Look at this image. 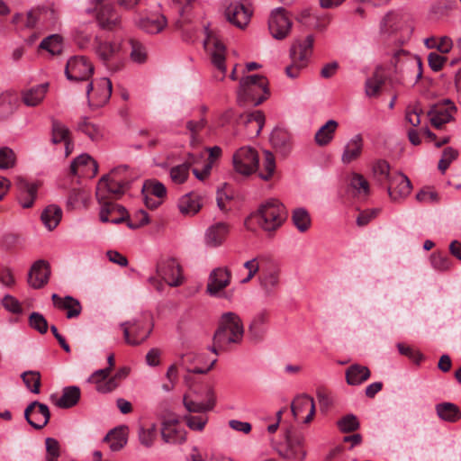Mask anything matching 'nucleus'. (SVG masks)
<instances>
[{"instance_id":"nucleus-1","label":"nucleus","mask_w":461,"mask_h":461,"mask_svg":"<svg viewBox=\"0 0 461 461\" xmlns=\"http://www.w3.org/2000/svg\"><path fill=\"white\" fill-rule=\"evenodd\" d=\"M243 333L244 328L240 318L231 312L223 313L214 333L211 351L219 354L220 351L227 350L229 345L241 341Z\"/></svg>"},{"instance_id":"nucleus-2","label":"nucleus","mask_w":461,"mask_h":461,"mask_svg":"<svg viewBox=\"0 0 461 461\" xmlns=\"http://www.w3.org/2000/svg\"><path fill=\"white\" fill-rule=\"evenodd\" d=\"M267 79L260 75L242 77L238 90V102L240 104L250 102L254 105H259L267 97Z\"/></svg>"},{"instance_id":"nucleus-3","label":"nucleus","mask_w":461,"mask_h":461,"mask_svg":"<svg viewBox=\"0 0 461 461\" xmlns=\"http://www.w3.org/2000/svg\"><path fill=\"white\" fill-rule=\"evenodd\" d=\"M258 224L267 232L276 230L287 218V212L278 200L270 199L260 205L255 214Z\"/></svg>"},{"instance_id":"nucleus-4","label":"nucleus","mask_w":461,"mask_h":461,"mask_svg":"<svg viewBox=\"0 0 461 461\" xmlns=\"http://www.w3.org/2000/svg\"><path fill=\"white\" fill-rule=\"evenodd\" d=\"M313 42L312 35H308L303 41H294L289 50L291 64L285 68L287 77L296 78L301 70L307 67L312 53Z\"/></svg>"},{"instance_id":"nucleus-5","label":"nucleus","mask_w":461,"mask_h":461,"mask_svg":"<svg viewBox=\"0 0 461 461\" xmlns=\"http://www.w3.org/2000/svg\"><path fill=\"white\" fill-rule=\"evenodd\" d=\"M95 53L104 66L112 71H117L123 66L125 51L121 41H102L95 39Z\"/></svg>"},{"instance_id":"nucleus-6","label":"nucleus","mask_w":461,"mask_h":461,"mask_svg":"<svg viewBox=\"0 0 461 461\" xmlns=\"http://www.w3.org/2000/svg\"><path fill=\"white\" fill-rule=\"evenodd\" d=\"M258 163V153L250 146L240 148L232 156L233 168L236 173L242 176H250L256 172Z\"/></svg>"},{"instance_id":"nucleus-7","label":"nucleus","mask_w":461,"mask_h":461,"mask_svg":"<svg viewBox=\"0 0 461 461\" xmlns=\"http://www.w3.org/2000/svg\"><path fill=\"white\" fill-rule=\"evenodd\" d=\"M129 374L127 367L119 369L116 374L110 375L109 369H98L95 371L87 379L88 383L95 385V390L100 393H108L114 391L118 386V380L125 378Z\"/></svg>"},{"instance_id":"nucleus-8","label":"nucleus","mask_w":461,"mask_h":461,"mask_svg":"<svg viewBox=\"0 0 461 461\" xmlns=\"http://www.w3.org/2000/svg\"><path fill=\"white\" fill-rule=\"evenodd\" d=\"M304 442L303 435L287 430L285 445L278 449V454L288 461H303L307 455Z\"/></svg>"},{"instance_id":"nucleus-9","label":"nucleus","mask_w":461,"mask_h":461,"mask_svg":"<svg viewBox=\"0 0 461 461\" xmlns=\"http://www.w3.org/2000/svg\"><path fill=\"white\" fill-rule=\"evenodd\" d=\"M59 24V14L52 6L32 9L27 14L25 26L34 28L36 26L44 29H55Z\"/></svg>"},{"instance_id":"nucleus-10","label":"nucleus","mask_w":461,"mask_h":461,"mask_svg":"<svg viewBox=\"0 0 461 461\" xmlns=\"http://www.w3.org/2000/svg\"><path fill=\"white\" fill-rule=\"evenodd\" d=\"M293 23L285 8L278 7L271 12L268 29L274 39L279 41L285 39L289 35Z\"/></svg>"},{"instance_id":"nucleus-11","label":"nucleus","mask_w":461,"mask_h":461,"mask_svg":"<svg viewBox=\"0 0 461 461\" xmlns=\"http://www.w3.org/2000/svg\"><path fill=\"white\" fill-rule=\"evenodd\" d=\"M94 73V66L84 56L70 58L66 65L65 75L71 81L88 80Z\"/></svg>"},{"instance_id":"nucleus-12","label":"nucleus","mask_w":461,"mask_h":461,"mask_svg":"<svg viewBox=\"0 0 461 461\" xmlns=\"http://www.w3.org/2000/svg\"><path fill=\"white\" fill-rule=\"evenodd\" d=\"M112 82L107 77L101 78L94 87L93 83L87 85V99L91 109H97L105 105L112 95Z\"/></svg>"},{"instance_id":"nucleus-13","label":"nucleus","mask_w":461,"mask_h":461,"mask_svg":"<svg viewBox=\"0 0 461 461\" xmlns=\"http://www.w3.org/2000/svg\"><path fill=\"white\" fill-rule=\"evenodd\" d=\"M124 340L131 346H138L144 342L151 332V328L147 327L143 321H129L122 322Z\"/></svg>"},{"instance_id":"nucleus-14","label":"nucleus","mask_w":461,"mask_h":461,"mask_svg":"<svg viewBox=\"0 0 461 461\" xmlns=\"http://www.w3.org/2000/svg\"><path fill=\"white\" fill-rule=\"evenodd\" d=\"M161 438L167 444H182L185 441L186 432L175 415L163 419Z\"/></svg>"},{"instance_id":"nucleus-15","label":"nucleus","mask_w":461,"mask_h":461,"mask_svg":"<svg viewBox=\"0 0 461 461\" xmlns=\"http://www.w3.org/2000/svg\"><path fill=\"white\" fill-rule=\"evenodd\" d=\"M204 48L211 53L212 62L222 74L226 73L224 44L211 32L206 29V38L204 40Z\"/></svg>"},{"instance_id":"nucleus-16","label":"nucleus","mask_w":461,"mask_h":461,"mask_svg":"<svg viewBox=\"0 0 461 461\" xmlns=\"http://www.w3.org/2000/svg\"><path fill=\"white\" fill-rule=\"evenodd\" d=\"M158 276L168 285L176 287L182 284L181 267L174 258H166L157 265Z\"/></svg>"},{"instance_id":"nucleus-17","label":"nucleus","mask_w":461,"mask_h":461,"mask_svg":"<svg viewBox=\"0 0 461 461\" xmlns=\"http://www.w3.org/2000/svg\"><path fill=\"white\" fill-rule=\"evenodd\" d=\"M24 418L32 428L41 429L48 424L50 412L46 404L34 401L24 410Z\"/></svg>"},{"instance_id":"nucleus-18","label":"nucleus","mask_w":461,"mask_h":461,"mask_svg":"<svg viewBox=\"0 0 461 461\" xmlns=\"http://www.w3.org/2000/svg\"><path fill=\"white\" fill-rule=\"evenodd\" d=\"M456 111V107L454 104L449 99H446L443 103L431 106L428 112V116L432 126L439 129L453 120V114Z\"/></svg>"},{"instance_id":"nucleus-19","label":"nucleus","mask_w":461,"mask_h":461,"mask_svg":"<svg viewBox=\"0 0 461 461\" xmlns=\"http://www.w3.org/2000/svg\"><path fill=\"white\" fill-rule=\"evenodd\" d=\"M129 188L120 185L113 184L108 176H103L96 185L95 195L99 202L108 199H119Z\"/></svg>"},{"instance_id":"nucleus-20","label":"nucleus","mask_w":461,"mask_h":461,"mask_svg":"<svg viewBox=\"0 0 461 461\" xmlns=\"http://www.w3.org/2000/svg\"><path fill=\"white\" fill-rule=\"evenodd\" d=\"M69 169L73 176L94 177L98 172V165L88 154H81L73 159Z\"/></svg>"},{"instance_id":"nucleus-21","label":"nucleus","mask_w":461,"mask_h":461,"mask_svg":"<svg viewBox=\"0 0 461 461\" xmlns=\"http://www.w3.org/2000/svg\"><path fill=\"white\" fill-rule=\"evenodd\" d=\"M50 276V265L43 259L37 260L28 273V284L34 289L42 288Z\"/></svg>"},{"instance_id":"nucleus-22","label":"nucleus","mask_w":461,"mask_h":461,"mask_svg":"<svg viewBox=\"0 0 461 461\" xmlns=\"http://www.w3.org/2000/svg\"><path fill=\"white\" fill-rule=\"evenodd\" d=\"M100 203H103L99 212L100 221L102 222L119 224L126 220L127 211L123 206L107 200Z\"/></svg>"},{"instance_id":"nucleus-23","label":"nucleus","mask_w":461,"mask_h":461,"mask_svg":"<svg viewBox=\"0 0 461 461\" xmlns=\"http://www.w3.org/2000/svg\"><path fill=\"white\" fill-rule=\"evenodd\" d=\"M238 123H241L247 130V135L254 138L259 135L264 124L265 115L261 111H254L252 113L240 114Z\"/></svg>"},{"instance_id":"nucleus-24","label":"nucleus","mask_w":461,"mask_h":461,"mask_svg":"<svg viewBox=\"0 0 461 461\" xmlns=\"http://www.w3.org/2000/svg\"><path fill=\"white\" fill-rule=\"evenodd\" d=\"M388 182V194L393 200L406 197L412 188L410 179L402 173L391 176Z\"/></svg>"},{"instance_id":"nucleus-25","label":"nucleus","mask_w":461,"mask_h":461,"mask_svg":"<svg viewBox=\"0 0 461 461\" xmlns=\"http://www.w3.org/2000/svg\"><path fill=\"white\" fill-rule=\"evenodd\" d=\"M251 11L243 4L231 3L226 9V17L230 23L243 29L246 27L251 17Z\"/></svg>"},{"instance_id":"nucleus-26","label":"nucleus","mask_w":461,"mask_h":461,"mask_svg":"<svg viewBox=\"0 0 461 461\" xmlns=\"http://www.w3.org/2000/svg\"><path fill=\"white\" fill-rule=\"evenodd\" d=\"M230 231V226L226 222H216L211 225L205 231L204 242L207 247L216 248L226 240Z\"/></svg>"},{"instance_id":"nucleus-27","label":"nucleus","mask_w":461,"mask_h":461,"mask_svg":"<svg viewBox=\"0 0 461 461\" xmlns=\"http://www.w3.org/2000/svg\"><path fill=\"white\" fill-rule=\"evenodd\" d=\"M96 20L103 30L112 31L120 24V17L111 4L102 5L97 11Z\"/></svg>"},{"instance_id":"nucleus-28","label":"nucleus","mask_w":461,"mask_h":461,"mask_svg":"<svg viewBox=\"0 0 461 461\" xmlns=\"http://www.w3.org/2000/svg\"><path fill=\"white\" fill-rule=\"evenodd\" d=\"M230 282V270L225 267H218L214 269L210 275L207 284V292L211 295H215L227 285H229Z\"/></svg>"},{"instance_id":"nucleus-29","label":"nucleus","mask_w":461,"mask_h":461,"mask_svg":"<svg viewBox=\"0 0 461 461\" xmlns=\"http://www.w3.org/2000/svg\"><path fill=\"white\" fill-rule=\"evenodd\" d=\"M270 141L273 148L281 154L283 157H286L292 150V137L291 134L283 128H276L273 130Z\"/></svg>"},{"instance_id":"nucleus-30","label":"nucleus","mask_w":461,"mask_h":461,"mask_svg":"<svg viewBox=\"0 0 461 461\" xmlns=\"http://www.w3.org/2000/svg\"><path fill=\"white\" fill-rule=\"evenodd\" d=\"M16 187L18 190L17 199L21 206L32 207L37 195L38 186L19 177L16 181Z\"/></svg>"},{"instance_id":"nucleus-31","label":"nucleus","mask_w":461,"mask_h":461,"mask_svg":"<svg viewBox=\"0 0 461 461\" xmlns=\"http://www.w3.org/2000/svg\"><path fill=\"white\" fill-rule=\"evenodd\" d=\"M364 148V140L360 134L353 136L345 145L341 161L343 164H350L361 157Z\"/></svg>"},{"instance_id":"nucleus-32","label":"nucleus","mask_w":461,"mask_h":461,"mask_svg":"<svg viewBox=\"0 0 461 461\" xmlns=\"http://www.w3.org/2000/svg\"><path fill=\"white\" fill-rule=\"evenodd\" d=\"M309 409V413L306 415L303 422L309 423L313 419L315 414V405L313 399L306 394L297 396L292 402L291 410L295 419L299 418L300 414L305 410Z\"/></svg>"},{"instance_id":"nucleus-33","label":"nucleus","mask_w":461,"mask_h":461,"mask_svg":"<svg viewBox=\"0 0 461 461\" xmlns=\"http://www.w3.org/2000/svg\"><path fill=\"white\" fill-rule=\"evenodd\" d=\"M51 299L55 307L67 311L68 319L76 318L81 313L82 306L79 301L72 296L61 298L57 294H53Z\"/></svg>"},{"instance_id":"nucleus-34","label":"nucleus","mask_w":461,"mask_h":461,"mask_svg":"<svg viewBox=\"0 0 461 461\" xmlns=\"http://www.w3.org/2000/svg\"><path fill=\"white\" fill-rule=\"evenodd\" d=\"M177 206L182 214L193 216L202 208V197L194 192L185 194L178 200Z\"/></svg>"},{"instance_id":"nucleus-35","label":"nucleus","mask_w":461,"mask_h":461,"mask_svg":"<svg viewBox=\"0 0 461 461\" xmlns=\"http://www.w3.org/2000/svg\"><path fill=\"white\" fill-rule=\"evenodd\" d=\"M339 123L335 120H329L322 125L314 135V141L320 147L329 145L334 139L335 132L337 131Z\"/></svg>"},{"instance_id":"nucleus-36","label":"nucleus","mask_w":461,"mask_h":461,"mask_svg":"<svg viewBox=\"0 0 461 461\" xmlns=\"http://www.w3.org/2000/svg\"><path fill=\"white\" fill-rule=\"evenodd\" d=\"M80 389L76 385L67 386L63 389L62 395L53 401L54 404L62 409L75 406L80 399Z\"/></svg>"},{"instance_id":"nucleus-37","label":"nucleus","mask_w":461,"mask_h":461,"mask_svg":"<svg viewBox=\"0 0 461 461\" xmlns=\"http://www.w3.org/2000/svg\"><path fill=\"white\" fill-rule=\"evenodd\" d=\"M370 375L371 372L367 366L354 364L346 370V380L350 385H359L366 381Z\"/></svg>"},{"instance_id":"nucleus-38","label":"nucleus","mask_w":461,"mask_h":461,"mask_svg":"<svg viewBox=\"0 0 461 461\" xmlns=\"http://www.w3.org/2000/svg\"><path fill=\"white\" fill-rule=\"evenodd\" d=\"M435 410L437 415L442 420L454 423L461 419V411L458 406L452 402L438 403Z\"/></svg>"},{"instance_id":"nucleus-39","label":"nucleus","mask_w":461,"mask_h":461,"mask_svg":"<svg viewBox=\"0 0 461 461\" xmlns=\"http://www.w3.org/2000/svg\"><path fill=\"white\" fill-rule=\"evenodd\" d=\"M62 218V210L60 207L55 204H50L47 206L41 216V219L45 225V227L52 230H54L59 223Z\"/></svg>"},{"instance_id":"nucleus-40","label":"nucleus","mask_w":461,"mask_h":461,"mask_svg":"<svg viewBox=\"0 0 461 461\" xmlns=\"http://www.w3.org/2000/svg\"><path fill=\"white\" fill-rule=\"evenodd\" d=\"M208 401L207 402H197L187 396L184 397V405L190 412H204L213 408L215 404L214 393L212 389L207 390Z\"/></svg>"},{"instance_id":"nucleus-41","label":"nucleus","mask_w":461,"mask_h":461,"mask_svg":"<svg viewBox=\"0 0 461 461\" xmlns=\"http://www.w3.org/2000/svg\"><path fill=\"white\" fill-rule=\"evenodd\" d=\"M77 130L86 134L92 140H98L103 136L102 129L100 126L92 122L86 116L80 118L77 126Z\"/></svg>"},{"instance_id":"nucleus-42","label":"nucleus","mask_w":461,"mask_h":461,"mask_svg":"<svg viewBox=\"0 0 461 461\" xmlns=\"http://www.w3.org/2000/svg\"><path fill=\"white\" fill-rule=\"evenodd\" d=\"M104 176H108L113 184H116L117 185H122L128 188H130L132 182V176L127 166H121L113 168L109 174Z\"/></svg>"},{"instance_id":"nucleus-43","label":"nucleus","mask_w":461,"mask_h":461,"mask_svg":"<svg viewBox=\"0 0 461 461\" xmlns=\"http://www.w3.org/2000/svg\"><path fill=\"white\" fill-rule=\"evenodd\" d=\"M167 21L164 15L156 18H144L139 23L141 30L148 33L156 34L160 32L167 25Z\"/></svg>"},{"instance_id":"nucleus-44","label":"nucleus","mask_w":461,"mask_h":461,"mask_svg":"<svg viewBox=\"0 0 461 461\" xmlns=\"http://www.w3.org/2000/svg\"><path fill=\"white\" fill-rule=\"evenodd\" d=\"M104 440L109 443L110 448L113 451L122 449L127 443L125 429L123 428H115L112 429L105 436Z\"/></svg>"},{"instance_id":"nucleus-45","label":"nucleus","mask_w":461,"mask_h":461,"mask_svg":"<svg viewBox=\"0 0 461 461\" xmlns=\"http://www.w3.org/2000/svg\"><path fill=\"white\" fill-rule=\"evenodd\" d=\"M384 83V77L381 68H377L374 71L371 77L366 81V94L368 96H375L378 95L382 86Z\"/></svg>"},{"instance_id":"nucleus-46","label":"nucleus","mask_w":461,"mask_h":461,"mask_svg":"<svg viewBox=\"0 0 461 461\" xmlns=\"http://www.w3.org/2000/svg\"><path fill=\"white\" fill-rule=\"evenodd\" d=\"M47 88L48 85L42 84L27 91L23 97L24 104L28 106L38 105L44 99Z\"/></svg>"},{"instance_id":"nucleus-47","label":"nucleus","mask_w":461,"mask_h":461,"mask_svg":"<svg viewBox=\"0 0 461 461\" xmlns=\"http://www.w3.org/2000/svg\"><path fill=\"white\" fill-rule=\"evenodd\" d=\"M71 138L69 129L56 119L51 120V141L54 144L65 142Z\"/></svg>"},{"instance_id":"nucleus-48","label":"nucleus","mask_w":461,"mask_h":461,"mask_svg":"<svg viewBox=\"0 0 461 461\" xmlns=\"http://www.w3.org/2000/svg\"><path fill=\"white\" fill-rule=\"evenodd\" d=\"M40 49L47 50L51 55H59L63 50V40L59 34H52L41 41Z\"/></svg>"},{"instance_id":"nucleus-49","label":"nucleus","mask_w":461,"mask_h":461,"mask_svg":"<svg viewBox=\"0 0 461 461\" xmlns=\"http://www.w3.org/2000/svg\"><path fill=\"white\" fill-rule=\"evenodd\" d=\"M142 194H147V195H152L158 200L164 201L167 196V188L166 186L155 179L146 180L142 186Z\"/></svg>"},{"instance_id":"nucleus-50","label":"nucleus","mask_w":461,"mask_h":461,"mask_svg":"<svg viewBox=\"0 0 461 461\" xmlns=\"http://www.w3.org/2000/svg\"><path fill=\"white\" fill-rule=\"evenodd\" d=\"M292 221L296 229L301 232L308 230L311 226L310 214L303 208H297L294 210L292 214Z\"/></svg>"},{"instance_id":"nucleus-51","label":"nucleus","mask_w":461,"mask_h":461,"mask_svg":"<svg viewBox=\"0 0 461 461\" xmlns=\"http://www.w3.org/2000/svg\"><path fill=\"white\" fill-rule=\"evenodd\" d=\"M268 314L266 311L258 312L249 327V331L255 339L262 338L263 330L262 326L267 321Z\"/></svg>"},{"instance_id":"nucleus-52","label":"nucleus","mask_w":461,"mask_h":461,"mask_svg":"<svg viewBox=\"0 0 461 461\" xmlns=\"http://www.w3.org/2000/svg\"><path fill=\"white\" fill-rule=\"evenodd\" d=\"M276 170V160L272 152L268 150L264 151V158L262 169L259 172V177L263 180H269L274 176Z\"/></svg>"},{"instance_id":"nucleus-53","label":"nucleus","mask_w":461,"mask_h":461,"mask_svg":"<svg viewBox=\"0 0 461 461\" xmlns=\"http://www.w3.org/2000/svg\"><path fill=\"white\" fill-rule=\"evenodd\" d=\"M190 167L191 162H185L171 167L169 176L172 182L177 185L185 183L188 178Z\"/></svg>"},{"instance_id":"nucleus-54","label":"nucleus","mask_w":461,"mask_h":461,"mask_svg":"<svg viewBox=\"0 0 461 461\" xmlns=\"http://www.w3.org/2000/svg\"><path fill=\"white\" fill-rule=\"evenodd\" d=\"M26 387L33 393H40L41 374L38 371H26L22 374Z\"/></svg>"},{"instance_id":"nucleus-55","label":"nucleus","mask_w":461,"mask_h":461,"mask_svg":"<svg viewBox=\"0 0 461 461\" xmlns=\"http://www.w3.org/2000/svg\"><path fill=\"white\" fill-rule=\"evenodd\" d=\"M131 46L130 57L133 62L144 63L147 60V50L142 43L134 39L129 40Z\"/></svg>"},{"instance_id":"nucleus-56","label":"nucleus","mask_w":461,"mask_h":461,"mask_svg":"<svg viewBox=\"0 0 461 461\" xmlns=\"http://www.w3.org/2000/svg\"><path fill=\"white\" fill-rule=\"evenodd\" d=\"M337 426L344 433L358 429L360 424L356 415L347 414L337 421Z\"/></svg>"},{"instance_id":"nucleus-57","label":"nucleus","mask_w":461,"mask_h":461,"mask_svg":"<svg viewBox=\"0 0 461 461\" xmlns=\"http://www.w3.org/2000/svg\"><path fill=\"white\" fill-rule=\"evenodd\" d=\"M350 186L357 194L368 195L370 192L369 183L358 173H353L350 179Z\"/></svg>"},{"instance_id":"nucleus-58","label":"nucleus","mask_w":461,"mask_h":461,"mask_svg":"<svg viewBox=\"0 0 461 461\" xmlns=\"http://www.w3.org/2000/svg\"><path fill=\"white\" fill-rule=\"evenodd\" d=\"M157 438V426L152 423L149 428L141 427L139 430V439L141 445L146 447L153 446Z\"/></svg>"},{"instance_id":"nucleus-59","label":"nucleus","mask_w":461,"mask_h":461,"mask_svg":"<svg viewBox=\"0 0 461 461\" xmlns=\"http://www.w3.org/2000/svg\"><path fill=\"white\" fill-rule=\"evenodd\" d=\"M124 221L129 228L138 229L149 223V214L143 210H139L131 217L127 214Z\"/></svg>"},{"instance_id":"nucleus-60","label":"nucleus","mask_w":461,"mask_h":461,"mask_svg":"<svg viewBox=\"0 0 461 461\" xmlns=\"http://www.w3.org/2000/svg\"><path fill=\"white\" fill-rule=\"evenodd\" d=\"M422 113V108L419 103L410 104L407 106L405 111L406 121L413 127L418 126L420 123V115Z\"/></svg>"},{"instance_id":"nucleus-61","label":"nucleus","mask_w":461,"mask_h":461,"mask_svg":"<svg viewBox=\"0 0 461 461\" xmlns=\"http://www.w3.org/2000/svg\"><path fill=\"white\" fill-rule=\"evenodd\" d=\"M264 260L263 257H258L252 258L250 260H248L244 263V267L248 269L249 273L247 277H245L241 283L245 284L250 281L255 275L259 271V269H262V262Z\"/></svg>"},{"instance_id":"nucleus-62","label":"nucleus","mask_w":461,"mask_h":461,"mask_svg":"<svg viewBox=\"0 0 461 461\" xmlns=\"http://www.w3.org/2000/svg\"><path fill=\"white\" fill-rule=\"evenodd\" d=\"M29 325L41 334H45L48 330L47 320L39 312H32L29 316Z\"/></svg>"},{"instance_id":"nucleus-63","label":"nucleus","mask_w":461,"mask_h":461,"mask_svg":"<svg viewBox=\"0 0 461 461\" xmlns=\"http://www.w3.org/2000/svg\"><path fill=\"white\" fill-rule=\"evenodd\" d=\"M279 282V276L277 271L264 272L262 269L261 285L269 293L271 292Z\"/></svg>"},{"instance_id":"nucleus-64","label":"nucleus","mask_w":461,"mask_h":461,"mask_svg":"<svg viewBox=\"0 0 461 461\" xmlns=\"http://www.w3.org/2000/svg\"><path fill=\"white\" fill-rule=\"evenodd\" d=\"M458 156V152L456 149L447 147L443 150L442 158L438 161V169L445 173L448 168L449 165L453 160H455Z\"/></svg>"}]
</instances>
